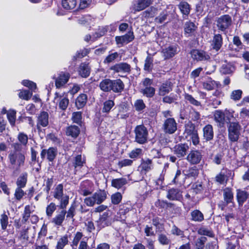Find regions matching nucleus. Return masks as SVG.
<instances>
[{"label":"nucleus","mask_w":249,"mask_h":249,"mask_svg":"<svg viewBox=\"0 0 249 249\" xmlns=\"http://www.w3.org/2000/svg\"><path fill=\"white\" fill-rule=\"evenodd\" d=\"M170 200H180L182 198L181 192L177 188H172L168 191L166 196Z\"/></svg>","instance_id":"5701e85b"},{"label":"nucleus","mask_w":249,"mask_h":249,"mask_svg":"<svg viewBox=\"0 0 249 249\" xmlns=\"http://www.w3.org/2000/svg\"><path fill=\"white\" fill-rule=\"evenodd\" d=\"M31 210L29 205L26 206L23 213L22 222L25 223L30 216Z\"/></svg>","instance_id":"69168bd1"},{"label":"nucleus","mask_w":249,"mask_h":249,"mask_svg":"<svg viewBox=\"0 0 249 249\" xmlns=\"http://www.w3.org/2000/svg\"><path fill=\"white\" fill-rule=\"evenodd\" d=\"M28 174L27 173H22L17 179L16 184L18 187L23 188L25 186L27 181Z\"/></svg>","instance_id":"ea45409f"},{"label":"nucleus","mask_w":249,"mask_h":249,"mask_svg":"<svg viewBox=\"0 0 249 249\" xmlns=\"http://www.w3.org/2000/svg\"><path fill=\"white\" fill-rule=\"evenodd\" d=\"M83 236V234L80 232H77L75 234L73 241L71 242V246L72 247V249H76V247L77 246L78 243L80 240L81 239Z\"/></svg>","instance_id":"603ef678"},{"label":"nucleus","mask_w":249,"mask_h":249,"mask_svg":"<svg viewBox=\"0 0 249 249\" xmlns=\"http://www.w3.org/2000/svg\"><path fill=\"white\" fill-rule=\"evenodd\" d=\"M151 4L150 0H137L133 2V9L136 12H139L149 7Z\"/></svg>","instance_id":"412c9836"},{"label":"nucleus","mask_w":249,"mask_h":249,"mask_svg":"<svg viewBox=\"0 0 249 249\" xmlns=\"http://www.w3.org/2000/svg\"><path fill=\"white\" fill-rule=\"evenodd\" d=\"M241 126L237 122H230L228 125V137L231 142L238 141L241 130Z\"/></svg>","instance_id":"f257e3e1"},{"label":"nucleus","mask_w":249,"mask_h":249,"mask_svg":"<svg viewBox=\"0 0 249 249\" xmlns=\"http://www.w3.org/2000/svg\"><path fill=\"white\" fill-rule=\"evenodd\" d=\"M162 129L165 133L172 134L177 130V123L173 118H167L163 123Z\"/></svg>","instance_id":"423d86ee"},{"label":"nucleus","mask_w":249,"mask_h":249,"mask_svg":"<svg viewBox=\"0 0 249 249\" xmlns=\"http://www.w3.org/2000/svg\"><path fill=\"white\" fill-rule=\"evenodd\" d=\"M158 241L162 245H168L171 243V240L166 235L160 233L158 235Z\"/></svg>","instance_id":"6e6d98bb"},{"label":"nucleus","mask_w":249,"mask_h":249,"mask_svg":"<svg viewBox=\"0 0 249 249\" xmlns=\"http://www.w3.org/2000/svg\"><path fill=\"white\" fill-rule=\"evenodd\" d=\"M70 75L68 72H61L59 73L58 76L55 79V84L57 88H60L62 87L65 84H66L69 78Z\"/></svg>","instance_id":"6ab92c4d"},{"label":"nucleus","mask_w":249,"mask_h":249,"mask_svg":"<svg viewBox=\"0 0 249 249\" xmlns=\"http://www.w3.org/2000/svg\"><path fill=\"white\" fill-rule=\"evenodd\" d=\"M179 52V48L177 45L170 46L162 50V53L165 59L174 57Z\"/></svg>","instance_id":"1a4fd4ad"},{"label":"nucleus","mask_w":249,"mask_h":249,"mask_svg":"<svg viewBox=\"0 0 249 249\" xmlns=\"http://www.w3.org/2000/svg\"><path fill=\"white\" fill-rule=\"evenodd\" d=\"M127 183V180L125 178H119L113 179L111 181V185L118 189L122 188Z\"/></svg>","instance_id":"72a5a7b5"},{"label":"nucleus","mask_w":249,"mask_h":249,"mask_svg":"<svg viewBox=\"0 0 249 249\" xmlns=\"http://www.w3.org/2000/svg\"><path fill=\"white\" fill-rule=\"evenodd\" d=\"M189 146L187 144L180 143L176 145L174 147V153L178 157H184L189 150Z\"/></svg>","instance_id":"2eb2a0df"},{"label":"nucleus","mask_w":249,"mask_h":249,"mask_svg":"<svg viewBox=\"0 0 249 249\" xmlns=\"http://www.w3.org/2000/svg\"><path fill=\"white\" fill-rule=\"evenodd\" d=\"M69 242L68 236L65 235L58 239L56 247L64 249L65 246L68 245Z\"/></svg>","instance_id":"09e8293b"},{"label":"nucleus","mask_w":249,"mask_h":249,"mask_svg":"<svg viewBox=\"0 0 249 249\" xmlns=\"http://www.w3.org/2000/svg\"><path fill=\"white\" fill-rule=\"evenodd\" d=\"M178 6L180 11L183 15L188 16L190 12V6L187 2H181Z\"/></svg>","instance_id":"37998d69"},{"label":"nucleus","mask_w":249,"mask_h":249,"mask_svg":"<svg viewBox=\"0 0 249 249\" xmlns=\"http://www.w3.org/2000/svg\"><path fill=\"white\" fill-rule=\"evenodd\" d=\"M112 80L106 79L103 80L99 84L100 89L104 92H109L111 90Z\"/></svg>","instance_id":"473e14b6"},{"label":"nucleus","mask_w":249,"mask_h":249,"mask_svg":"<svg viewBox=\"0 0 249 249\" xmlns=\"http://www.w3.org/2000/svg\"><path fill=\"white\" fill-rule=\"evenodd\" d=\"M157 9L156 8L151 6L146 10L142 12V15L145 18H152L154 17Z\"/></svg>","instance_id":"a18cd8bd"},{"label":"nucleus","mask_w":249,"mask_h":249,"mask_svg":"<svg viewBox=\"0 0 249 249\" xmlns=\"http://www.w3.org/2000/svg\"><path fill=\"white\" fill-rule=\"evenodd\" d=\"M72 120L74 123L79 124L81 122L82 113L80 111L74 112L72 114Z\"/></svg>","instance_id":"0e129e2a"},{"label":"nucleus","mask_w":249,"mask_h":249,"mask_svg":"<svg viewBox=\"0 0 249 249\" xmlns=\"http://www.w3.org/2000/svg\"><path fill=\"white\" fill-rule=\"evenodd\" d=\"M32 96V92L28 90H24L20 91L18 93V96L20 98L28 100Z\"/></svg>","instance_id":"052dcab7"},{"label":"nucleus","mask_w":249,"mask_h":249,"mask_svg":"<svg viewBox=\"0 0 249 249\" xmlns=\"http://www.w3.org/2000/svg\"><path fill=\"white\" fill-rule=\"evenodd\" d=\"M8 159L12 165L17 166V170H19L20 167L25 163V157L23 153L17 151H11L8 155Z\"/></svg>","instance_id":"f03ea898"},{"label":"nucleus","mask_w":249,"mask_h":249,"mask_svg":"<svg viewBox=\"0 0 249 249\" xmlns=\"http://www.w3.org/2000/svg\"><path fill=\"white\" fill-rule=\"evenodd\" d=\"M201 151L194 150L190 152L187 156V160L191 164H197L199 163L202 159Z\"/></svg>","instance_id":"6e6552de"},{"label":"nucleus","mask_w":249,"mask_h":249,"mask_svg":"<svg viewBox=\"0 0 249 249\" xmlns=\"http://www.w3.org/2000/svg\"><path fill=\"white\" fill-rule=\"evenodd\" d=\"M191 220L196 222H201L204 220L203 214L199 210H195L191 213Z\"/></svg>","instance_id":"58836bf2"},{"label":"nucleus","mask_w":249,"mask_h":249,"mask_svg":"<svg viewBox=\"0 0 249 249\" xmlns=\"http://www.w3.org/2000/svg\"><path fill=\"white\" fill-rule=\"evenodd\" d=\"M213 116L214 121L219 124L218 126H223L225 122V115L223 111L221 110H215Z\"/></svg>","instance_id":"393cba45"},{"label":"nucleus","mask_w":249,"mask_h":249,"mask_svg":"<svg viewBox=\"0 0 249 249\" xmlns=\"http://www.w3.org/2000/svg\"><path fill=\"white\" fill-rule=\"evenodd\" d=\"M184 134L186 138L189 137L194 145H196L199 143V140L197 130L196 129L195 125L193 123H188L185 125Z\"/></svg>","instance_id":"7ed1b4c3"},{"label":"nucleus","mask_w":249,"mask_h":249,"mask_svg":"<svg viewBox=\"0 0 249 249\" xmlns=\"http://www.w3.org/2000/svg\"><path fill=\"white\" fill-rule=\"evenodd\" d=\"M76 5V0H62V6L66 10H73Z\"/></svg>","instance_id":"c9c22d12"},{"label":"nucleus","mask_w":249,"mask_h":249,"mask_svg":"<svg viewBox=\"0 0 249 249\" xmlns=\"http://www.w3.org/2000/svg\"><path fill=\"white\" fill-rule=\"evenodd\" d=\"M197 26L194 22L191 21L185 22L184 26L185 34L187 35L188 36L194 35Z\"/></svg>","instance_id":"bb28decb"},{"label":"nucleus","mask_w":249,"mask_h":249,"mask_svg":"<svg viewBox=\"0 0 249 249\" xmlns=\"http://www.w3.org/2000/svg\"><path fill=\"white\" fill-rule=\"evenodd\" d=\"M223 196L224 200L226 203H231L233 202L234 197L232 189L229 187H226L223 190Z\"/></svg>","instance_id":"cd10ccee"},{"label":"nucleus","mask_w":249,"mask_h":249,"mask_svg":"<svg viewBox=\"0 0 249 249\" xmlns=\"http://www.w3.org/2000/svg\"><path fill=\"white\" fill-rule=\"evenodd\" d=\"M108 212H104L100 215L99 219L96 221L97 226L100 229L111 225V220Z\"/></svg>","instance_id":"9d476101"},{"label":"nucleus","mask_w":249,"mask_h":249,"mask_svg":"<svg viewBox=\"0 0 249 249\" xmlns=\"http://www.w3.org/2000/svg\"><path fill=\"white\" fill-rule=\"evenodd\" d=\"M242 94V91L240 89L233 90L231 95V98L233 100L237 101L241 99Z\"/></svg>","instance_id":"338daca9"},{"label":"nucleus","mask_w":249,"mask_h":249,"mask_svg":"<svg viewBox=\"0 0 249 249\" xmlns=\"http://www.w3.org/2000/svg\"><path fill=\"white\" fill-rule=\"evenodd\" d=\"M16 112L14 110L10 111L7 114L8 121L12 126H14L16 121Z\"/></svg>","instance_id":"e2e57ef3"},{"label":"nucleus","mask_w":249,"mask_h":249,"mask_svg":"<svg viewBox=\"0 0 249 249\" xmlns=\"http://www.w3.org/2000/svg\"><path fill=\"white\" fill-rule=\"evenodd\" d=\"M93 195L97 204H100L107 198V194L105 191L100 190Z\"/></svg>","instance_id":"2f4dec72"},{"label":"nucleus","mask_w":249,"mask_h":249,"mask_svg":"<svg viewBox=\"0 0 249 249\" xmlns=\"http://www.w3.org/2000/svg\"><path fill=\"white\" fill-rule=\"evenodd\" d=\"M134 38L133 32H129L123 36H117L115 37V40L117 44H127L132 41Z\"/></svg>","instance_id":"4be33fe9"},{"label":"nucleus","mask_w":249,"mask_h":249,"mask_svg":"<svg viewBox=\"0 0 249 249\" xmlns=\"http://www.w3.org/2000/svg\"><path fill=\"white\" fill-rule=\"evenodd\" d=\"M215 21L218 29L222 32H226L232 24L231 17L229 15L221 16Z\"/></svg>","instance_id":"39448f33"},{"label":"nucleus","mask_w":249,"mask_h":249,"mask_svg":"<svg viewBox=\"0 0 249 249\" xmlns=\"http://www.w3.org/2000/svg\"><path fill=\"white\" fill-rule=\"evenodd\" d=\"M49 124V114L47 112L41 111L38 115L37 119L36 127L38 129L41 126L46 127Z\"/></svg>","instance_id":"9b49d317"},{"label":"nucleus","mask_w":249,"mask_h":249,"mask_svg":"<svg viewBox=\"0 0 249 249\" xmlns=\"http://www.w3.org/2000/svg\"><path fill=\"white\" fill-rule=\"evenodd\" d=\"M215 84V82L214 81L212 80L211 79H209L203 83V87L208 90H211L214 89Z\"/></svg>","instance_id":"4d7b16f0"},{"label":"nucleus","mask_w":249,"mask_h":249,"mask_svg":"<svg viewBox=\"0 0 249 249\" xmlns=\"http://www.w3.org/2000/svg\"><path fill=\"white\" fill-rule=\"evenodd\" d=\"M66 133L67 136L75 138L77 137L80 133V129L76 125H71L67 127Z\"/></svg>","instance_id":"c756f323"},{"label":"nucleus","mask_w":249,"mask_h":249,"mask_svg":"<svg viewBox=\"0 0 249 249\" xmlns=\"http://www.w3.org/2000/svg\"><path fill=\"white\" fill-rule=\"evenodd\" d=\"M79 74L82 77L86 78L89 75L90 68L88 64L82 63L79 66Z\"/></svg>","instance_id":"7c9ffc66"},{"label":"nucleus","mask_w":249,"mask_h":249,"mask_svg":"<svg viewBox=\"0 0 249 249\" xmlns=\"http://www.w3.org/2000/svg\"><path fill=\"white\" fill-rule=\"evenodd\" d=\"M235 70V68L231 63H226L222 65L220 68V72L223 74H229L232 73Z\"/></svg>","instance_id":"4c0bfd02"},{"label":"nucleus","mask_w":249,"mask_h":249,"mask_svg":"<svg viewBox=\"0 0 249 249\" xmlns=\"http://www.w3.org/2000/svg\"><path fill=\"white\" fill-rule=\"evenodd\" d=\"M189 117L193 121H198L200 118V114L195 109H192L190 112Z\"/></svg>","instance_id":"774afa93"},{"label":"nucleus","mask_w":249,"mask_h":249,"mask_svg":"<svg viewBox=\"0 0 249 249\" xmlns=\"http://www.w3.org/2000/svg\"><path fill=\"white\" fill-rule=\"evenodd\" d=\"M114 105V101L111 100L105 101L104 103V107L102 109L103 112L108 113Z\"/></svg>","instance_id":"864d4df0"},{"label":"nucleus","mask_w":249,"mask_h":249,"mask_svg":"<svg viewBox=\"0 0 249 249\" xmlns=\"http://www.w3.org/2000/svg\"><path fill=\"white\" fill-rule=\"evenodd\" d=\"M134 132L135 134V142L140 144H143L147 142L148 132L147 128L144 125L141 124L136 126Z\"/></svg>","instance_id":"20e7f679"},{"label":"nucleus","mask_w":249,"mask_h":249,"mask_svg":"<svg viewBox=\"0 0 249 249\" xmlns=\"http://www.w3.org/2000/svg\"><path fill=\"white\" fill-rule=\"evenodd\" d=\"M110 70L116 72L129 73L131 71V66L127 63L121 62L111 67Z\"/></svg>","instance_id":"4468645a"},{"label":"nucleus","mask_w":249,"mask_h":249,"mask_svg":"<svg viewBox=\"0 0 249 249\" xmlns=\"http://www.w3.org/2000/svg\"><path fill=\"white\" fill-rule=\"evenodd\" d=\"M173 84L171 81H166L162 83L159 88V94L164 96L172 90Z\"/></svg>","instance_id":"b1692460"},{"label":"nucleus","mask_w":249,"mask_h":249,"mask_svg":"<svg viewBox=\"0 0 249 249\" xmlns=\"http://www.w3.org/2000/svg\"><path fill=\"white\" fill-rule=\"evenodd\" d=\"M57 155V150L54 147H50L48 149H43L40 153L41 158L44 160L47 155V159L49 161H53Z\"/></svg>","instance_id":"dca6fc26"},{"label":"nucleus","mask_w":249,"mask_h":249,"mask_svg":"<svg viewBox=\"0 0 249 249\" xmlns=\"http://www.w3.org/2000/svg\"><path fill=\"white\" fill-rule=\"evenodd\" d=\"M197 232L201 235H206L211 237L214 236L213 231L205 227L200 228L198 230Z\"/></svg>","instance_id":"3c124183"},{"label":"nucleus","mask_w":249,"mask_h":249,"mask_svg":"<svg viewBox=\"0 0 249 249\" xmlns=\"http://www.w3.org/2000/svg\"><path fill=\"white\" fill-rule=\"evenodd\" d=\"M236 197L238 205L242 206L249 198V193L245 190L239 189L236 190Z\"/></svg>","instance_id":"aec40b11"},{"label":"nucleus","mask_w":249,"mask_h":249,"mask_svg":"<svg viewBox=\"0 0 249 249\" xmlns=\"http://www.w3.org/2000/svg\"><path fill=\"white\" fill-rule=\"evenodd\" d=\"M111 90L116 93L121 92L124 89V84L121 79L112 80Z\"/></svg>","instance_id":"c85d7f7f"},{"label":"nucleus","mask_w":249,"mask_h":249,"mask_svg":"<svg viewBox=\"0 0 249 249\" xmlns=\"http://www.w3.org/2000/svg\"><path fill=\"white\" fill-rule=\"evenodd\" d=\"M66 213L67 212L66 210H62L59 214H57L53 218L52 222L58 226L61 225L65 219V216Z\"/></svg>","instance_id":"e433bc0d"},{"label":"nucleus","mask_w":249,"mask_h":249,"mask_svg":"<svg viewBox=\"0 0 249 249\" xmlns=\"http://www.w3.org/2000/svg\"><path fill=\"white\" fill-rule=\"evenodd\" d=\"M183 172L185 176V179H190L192 181L196 180L199 175V170L196 166L189 167L188 169L184 170Z\"/></svg>","instance_id":"ddd939ff"},{"label":"nucleus","mask_w":249,"mask_h":249,"mask_svg":"<svg viewBox=\"0 0 249 249\" xmlns=\"http://www.w3.org/2000/svg\"><path fill=\"white\" fill-rule=\"evenodd\" d=\"M140 92L147 98H152L155 94V89L152 87H145L141 89Z\"/></svg>","instance_id":"f704fd0d"},{"label":"nucleus","mask_w":249,"mask_h":249,"mask_svg":"<svg viewBox=\"0 0 249 249\" xmlns=\"http://www.w3.org/2000/svg\"><path fill=\"white\" fill-rule=\"evenodd\" d=\"M18 139L19 142L23 146H26L28 142V137L23 132H20L18 134Z\"/></svg>","instance_id":"bf43d9fd"},{"label":"nucleus","mask_w":249,"mask_h":249,"mask_svg":"<svg viewBox=\"0 0 249 249\" xmlns=\"http://www.w3.org/2000/svg\"><path fill=\"white\" fill-rule=\"evenodd\" d=\"M58 200L59 201V204L58 205V207L59 209H62V210H65L64 209L66 208L69 202V196L65 195Z\"/></svg>","instance_id":"8fccbe9b"},{"label":"nucleus","mask_w":249,"mask_h":249,"mask_svg":"<svg viewBox=\"0 0 249 249\" xmlns=\"http://www.w3.org/2000/svg\"><path fill=\"white\" fill-rule=\"evenodd\" d=\"M223 45V37L220 34H214L211 42V47L213 49L218 51Z\"/></svg>","instance_id":"f3484780"},{"label":"nucleus","mask_w":249,"mask_h":249,"mask_svg":"<svg viewBox=\"0 0 249 249\" xmlns=\"http://www.w3.org/2000/svg\"><path fill=\"white\" fill-rule=\"evenodd\" d=\"M227 177L224 172L222 170L218 174H217L215 178V180L217 183L220 184H224L227 182Z\"/></svg>","instance_id":"49530a36"},{"label":"nucleus","mask_w":249,"mask_h":249,"mask_svg":"<svg viewBox=\"0 0 249 249\" xmlns=\"http://www.w3.org/2000/svg\"><path fill=\"white\" fill-rule=\"evenodd\" d=\"M64 196L63 194V185L62 184H59L54 189L53 196L55 199L59 200Z\"/></svg>","instance_id":"79ce46f5"},{"label":"nucleus","mask_w":249,"mask_h":249,"mask_svg":"<svg viewBox=\"0 0 249 249\" xmlns=\"http://www.w3.org/2000/svg\"><path fill=\"white\" fill-rule=\"evenodd\" d=\"M153 58L148 56L145 60L144 70L149 72L151 71L153 67Z\"/></svg>","instance_id":"de8ad7c7"},{"label":"nucleus","mask_w":249,"mask_h":249,"mask_svg":"<svg viewBox=\"0 0 249 249\" xmlns=\"http://www.w3.org/2000/svg\"><path fill=\"white\" fill-rule=\"evenodd\" d=\"M207 239L205 236H201L198 238L195 242V247L196 249H204L205 247V243L206 242Z\"/></svg>","instance_id":"c03bdc74"},{"label":"nucleus","mask_w":249,"mask_h":249,"mask_svg":"<svg viewBox=\"0 0 249 249\" xmlns=\"http://www.w3.org/2000/svg\"><path fill=\"white\" fill-rule=\"evenodd\" d=\"M139 168L141 169V173L146 174L153 168L152 160L149 159H142Z\"/></svg>","instance_id":"a211bd4d"},{"label":"nucleus","mask_w":249,"mask_h":249,"mask_svg":"<svg viewBox=\"0 0 249 249\" xmlns=\"http://www.w3.org/2000/svg\"><path fill=\"white\" fill-rule=\"evenodd\" d=\"M87 96L85 94H80L76 99L75 104L78 109L82 108L86 104Z\"/></svg>","instance_id":"a19ab883"},{"label":"nucleus","mask_w":249,"mask_h":249,"mask_svg":"<svg viewBox=\"0 0 249 249\" xmlns=\"http://www.w3.org/2000/svg\"><path fill=\"white\" fill-rule=\"evenodd\" d=\"M190 54L192 58L196 61H208L211 58L207 52L201 50L193 49Z\"/></svg>","instance_id":"0eeeda50"},{"label":"nucleus","mask_w":249,"mask_h":249,"mask_svg":"<svg viewBox=\"0 0 249 249\" xmlns=\"http://www.w3.org/2000/svg\"><path fill=\"white\" fill-rule=\"evenodd\" d=\"M134 107L137 111H141L146 106L142 99L137 100L134 103Z\"/></svg>","instance_id":"13d9d810"},{"label":"nucleus","mask_w":249,"mask_h":249,"mask_svg":"<svg viewBox=\"0 0 249 249\" xmlns=\"http://www.w3.org/2000/svg\"><path fill=\"white\" fill-rule=\"evenodd\" d=\"M57 101L59 102L58 106L59 107L63 110H65L69 104V100L68 97L66 96L60 94L58 92H55L54 97V101Z\"/></svg>","instance_id":"f8f14e48"},{"label":"nucleus","mask_w":249,"mask_h":249,"mask_svg":"<svg viewBox=\"0 0 249 249\" xmlns=\"http://www.w3.org/2000/svg\"><path fill=\"white\" fill-rule=\"evenodd\" d=\"M204 139L206 141H210L213 138V126L207 124L203 128Z\"/></svg>","instance_id":"a878e982"},{"label":"nucleus","mask_w":249,"mask_h":249,"mask_svg":"<svg viewBox=\"0 0 249 249\" xmlns=\"http://www.w3.org/2000/svg\"><path fill=\"white\" fill-rule=\"evenodd\" d=\"M152 224L156 227V229L160 231L164 230L163 224L160 223L161 219L158 217H155L152 219Z\"/></svg>","instance_id":"5fc2aeb1"},{"label":"nucleus","mask_w":249,"mask_h":249,"mask_svg":"<svg viewBox=\"0 0 249 249\" xmlns=\"http://www.w3.org/2000/svg\"><path fill=\"white\" fill-rule=\"evenodd\" d=\"M56 209V205L53 202H51L46 207V214L47 216L50 217L52 216L53 213Z\"/></svg>","instance_id":"680f3d73"}]
</instances>
